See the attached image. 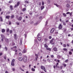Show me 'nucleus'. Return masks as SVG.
Returning a JSON list of instances; mask_svg holds the SVG:
<instances>
[{"label": "nucleus", "mask_w": 73, "mask_h": 73, "mask_svg": "<svg viewBox=\"0 0 73 73\" xmlns=\"http://www.w3.org/2000/svg\"><path fill=\"white\" fill-rule=\"evenodd\" d=\"M15 59H13L12 60V62L11 63V65L13 66H15V64L14 63L15 62Z\"/></svg>", "instance_id": "nucleus-1"}, {"label": "nucleus", "mask_w": 73, "mask_h": 73, "mask_svg": "<svg viewBox=\"0 0 73 73\" xmlns=\"http://www.w3.org/2000/svg\"><path fill=\"white\" fill-rule=\"evenodd\" d=\"M27 57L26 56H25L23 58V61L24 62H27Z\"/></svg>", "instance_id": "nucleus-2"}, {"label": "nucleus", "mask_w": 73, "mask_h": 73, "mask_svg": "<svg viewBox=\"0 0 73 73\" xmlns=\"http://www.w3.org/2000/svg\"><path fill=\"white\" fill-rule=\"evenodd\" d=\"M41 67L42 69L44 71V72H46V69H45V67L42 66H41Z\"/></svg>", "instance_id": "nucleus-3"}, {"label": "nucleus", "mask_w": 73, "mask_h": 73, "mask_svg": "<svg viewBox=\"0 0 73 73\" xmlns=\"http://www.w3.org/2000/svg\"><path fill=\"white\" fill-rule=\"evenodd\" d=\"M20 3L19 2H17V5H15L14 6L15 8H16L17 7H18L20 5Z\"/></svg>", "instance_id": "nucleus-4"}, {"label": "nucleus", "mask_w": 73, "mask_h": 73, "mask_svg": "<svg viewBox=\"0 0 73 73\" xmlns=\"http://www.w3.org/2000/svg\"><path fill=\"white\" fill-rule=\"evenodd\" d=\"M35 58L36 61L37 60V59L38 58V54H35Z\"/></svg>", "instance_id": "nucleus-5"}, {"label": "nucleus", "mask_w": 73, "mask_h": 73, "mask_svg": "<svg viewBox=\"0 0 73 73\" xmlns=\"http://www.w3.org/2000/svg\"><path fill=\"white\" fill-rule=\"evenodd\" d=\"M54 31V29L52 28L51 29L50 32V33H53Z\"/></svg>", "instance_id": "nucleus-6"}, {"label": "nucleus", "mask_w": 73, "mask_h": 73, "mask_svg": "<svg viewBox=\"0 0 73 73\" xmlns=\"http://www.w3.org/2000/svg\"><path fill=\"white\" fill-rule=\"evenodd\" d=\"M1 36L2 38H3V39H4V38H5V36H4V35L3 34H1Z\"/></svg>", "instance_id": "nucleus-7"}, {"label": "nucleus", "mask_w": 73, "mask_h": 73, "mask_svg": "<svg viewBox=\"0 0 73 73\" xmlns=\"http://www.w3.org/2000/svg\"><path fill=\"white\" fill-rule=\"evenodd\" d=\"M22 40H23V39L21 38L20 39V41L19 43L21 45H22V42H23V41H22Z\"/></svg>", "instance_id": "nucleus-8"}, {"label": "nucleus", "mask_w": 73, "mask_h": 73, "mask_svg": "<svg viewBox=\"0 0 73 73\" xmlns=\"http://www.w3.org/2000/svg\"><path fill=\"white\" fill-rule=\"evenodd\" d=\"M19 61H23V58L21 57H20L19 58Z\"/></svg>", "instance_id": "nucleus-9"}, {"label": "nucleus", "mask_w": 73, "mask_h": 73, "mask_svg": "<svg viewBox=\"0 0 73 73\" xmlns=\"http://www.w3.org/2000/svg\"><path fill=\"white\" fill-rule=\"evenodd\" d=\"M59 29H61L62 28V25H61V24H60L59 25Z\"/></svg>", "instance_id": "nucleus-10"}, {"label": "nucleus", "mask_w": 73, "mask_h": 73, "mask_svg": "<svg viewBox=\"0 0 73 73\" xmlns=\"http://www.w3.org/2000/svg\"><path fill=\"white\" fill-rule=\"evenodd\" d=\"M53 50L54 51H57V48L56 47L54 48Z\"/></svg>", "instance_id": "nucleus-11"}, {"label": "nucleus", "mask_w": 73, "mask_h": 73, "mask_svg": "<svg viewBox=\"0 0 73 73\" xmlns=\"http://www.w3.org/2000/svg\"><path fill=\"white\" fill-rule=\"evenodd\" d=\"M38 41H40L41 40V38L40 37H38Z\"/></svg>", "instance_id": "nucleus-12"}, {"label": "nucleus", "mask_w": 73, "mask_h": 73, "mask_svg": "<svg viewBox=\"0 0 73 73\" xmlns=\"http://www.w3.org/2000/svg\"><path fill=\"white\" fill-rule=\"evenodd\" d=\"M22 19V17H19L18 19V20H19L20 21L21 20V19Z\"/></svg>", "instance_id": "nucleus-13"}, {"label": "nucleus", "mask_w": 73, "mask_h": 73, "mask_svg": "<svg viewBox=\"0 0 73 73\" xmlns=\"http://www.w3.org/2000/svg\"><path fill=\"white\" fill-rule=\"evenodd\" d=\"M19 69L21 70V71H22V72H24V70L22 69V68H21L20 67H19Z\"/></svg>", "instance_id": "nucleus-14"}, {"label": "nucleus", "mask_w": 73, "mask_h": 73, "mask_svg": "<svg viewBox=\"0 0 73 73\" xmlns=\"http://www.w3.org/2000/svg\"><path fill=\"white\" fill-rule=\"evenodd\" d=\"M46 49L48 50H49V51H51V48H47Z\"/></svg>", "instance_id": "nucleus-15"}, {"label": "nucleus", "mask_w": 73, "mask_h": 73, "mask_svg": "<svg viewBox=\"0 0 73 73\" xmlns=\"http://www.w3.org/2000/svg\"><path fill=\"white\" fill-rule=\"evenodd\" d=\"M10 17V16H6V19H9Z\"/></svg>", "instance_id": "nucleus-16"}, {"label": "nucleus", "mask_w": 73, "mask_h": 73, "mask_svg": "<svg viewBox=\"0 0 73 73\" xmlns=\"http://www.w3.org/2000/svg\"><path fill=\"white\" fill-rule=\"evenodd\" d=\"M54 5H56L57 7H60V6L59 5H57V4H54Z\"/></svg>", "instance_id": "nucleus-17"}, {"label": "nucleus", "mask_w": 73, "mask_h": 73, "mask_svg": "<svg viewBox=\"0 0 73 73\" xmlns=\"http://www.w3.org/2000/svg\"><path fill=\"white\" fill-rule=\"evenodd\" d=\"M27 52V50H24L23 51V53H25Z\"/></svg>", "instance_id": "nucleus-18"}, {"label": "nucleus", "mask_w": 73, "mask_h": 73, "mask_svg": "<svg viewBox=\"0 0 73 73\" xmlns=\"http://www.w3.org/2000/svg\"><path fill=\"white\" fill-rule=\"evenodd\" d=\"M5 29H2V33H4V32H5Z\"/></svg>", "instance_id": "nucleus-19"}, {"label": "nucleus", "mask_w": 73, "mask_h": 73, "mask_svg": "<svg viewBox=\"0 0 73 73\" xmlns=\"http://www.w3.org/2000/svg\"><path fill=\"white\" fill-rule=\"evenodd\" d=\"M41 10H42L44 8V6H42L40 7Z\"/></svg>", "instance_id": "nucleus-20"}, {"label": "nucleus", "mask_w": 73, "mask_h": 73, "mask_svg": "<svg viewBox=\"0 0 73 73\" xmlns=\"http://www.w3.org/2000/svg\"><path fill=\"white\" fill-rule=\"evenodd\" d=\"M15 39H17V36H16V34H14V35Z\"/></svg>", "instance_id": "nucleus-21"}, {"label": "nucleus", "mask_w": 73, "mask_h": 73, "mask_svg": "<svg viewBox=\"0 0 73 73\" xmlns=\"http://www.w3.org/2000/svg\"><path fill=\"white\" fill-rule=\"evenodd\" d=\"M69 55H72V52L71 51H69Z\"/></svg>", "instance_id": "nucleus-22"}, {"label": "nucleus", "mask_w": 73, "mask_h": 73, "mask_svg": "<svg viewBox=\"0 0 73 73\" xmlns=\"http://www.w3.org/2000/svg\"><path fill=\"white\" fill-rule=\"evenodd\" d=\"M53 40H54V38H53L50 41V43H52Z\"/></svg>", "instance_id": "nucleus-23"}, {"label": "nucleus", "mask_w": 73, "mask_h": 73, "mask_svg": "<svg viewBox=\"0 0 73 73\" xmlns=\"http://www.w3.org/2000/svg\"><path fill=\"white\" fill-rule=\"evenodd\" d=\"M62 65L64 66V67H66V64H65V63H63L62 64Z\"/></svg>", "instance_id": "nucleus-24"}, {"label": "nucleus", "mask_w": 73, "mask_h": 73, "mask_svg": "<svg viewBox=\"0 0 73 73\" xmlns=\"http://www.w3.org/2000/svg\"><path fill=\"white\" fill-rule=\"evenodd\" d=\"M62 15L63 16H64V17H66V14L65 13H63L62 14Z\"/></svg>", "instance_id": "nucleus-25"}, {"label": "nucleus", "mask_w": 73, "mask_h": 73, "mask_svg": "<svg viewBox=\"0 0 73 73\" xmlns=\"http://www.w3.org/2000/svg\"><path fill=\"white\" fill-rule=\"evenodd\" d=\"M10 8L11 10H12V9H13V8L12 5L10 6Z\"/></svg>", "instance_id": "nucleus-26"}, {"label": "nucleus", "mask_w": 73, "mask_h": 73, "mask_svg": "<svg viewBox=\"0 0 73 73\" xmlns=\"http://www.w3.org/2000/svg\"><path fill=\"white\" fill-rule=\"evenodd\" d=\"M0 19H1V20H0L1 21L3 22V18H2L1 17H0Z\"/></svg>", "instance_id": "nucleus-27"}, {"label": "nucleus", "mask_w": 73, "mask_h": 73, "mask_svg": "<svg viewBox=\"0 0 73 73\" xmlns=\"http://www.w3.org/2000/svg\"><path fill=\"white\" fill-rule=\"evenodd\" d=\"M31 70H32L33 72H35V69L34 68H32Z\"/></svg>", "instance_id": "nucleus-28"}, {"label": "nucleus", "mask_w": 73, "mask_h": 73, "mask_svg": "<svg viewBox=\"0 0 73 73\" xmlns=\"http://www.w3.org/2000/svg\"><path fill=\"white\" fill-rule=\"evenodd\" d=\"M44 46L45 48H48V46L46 45V44H44Z\"/></svg>", "instance_id": "nucleus-29"}, {"label": "nucleus", "mask_w": 73, "mask_h": 73, "mask_svg": "<svg viewBox=\"0 0 73 73\" xmlns=\"http://www.w3.org/2000/svg\"><path fill=\"white\" fill-rule=\"evenodd\" d=\"M26 10V9L25 8H24L23 10L22 11H23V12H24Z\"/></svg>", "instance_id": "nucleus-30"}, {"label": "nucleus", "mask_w": 73, "mask_h": 73, "mask_svg": "<svg viewBox=\"0 0 73 73\" xmlns=\"http://www.w3.org/2000/svg\"><path fill=\"white\" fill-rule=\"evenodd\" d=\"M69 7H70V5L68 4H67V8H69Z\"/></svg>", "instance_id": "nucleus-31"}, {"label": "nucleus", "mask_w": 73, "mask_h": 73, "mask_svg": "<svg viewBox=\"0 0 73 73\" xmlns=\"http://www.w3.org/2000/svg\"><path fill=\"white\" fill-rule=\"evenodd\" d=\"M63 50H64V51H67V49L65 48H63Z\"/></svg>", "instance_id": "nucleus-32"}, {"label": "nucleus", "mask_w": 73, "mask_h": 73, "mask_svg": "<svg viewBox=\"0 0 73 73\" xmlns=\"http://www.w3.org/2000/svg\"><path fill=\"white\" fill-rule=\"evenodd\" d=\"M58 65V63H57L56 64V68H57V66Z\"/></svg>", "instance_id": "nucleus-33"}, {"label": "nucleus", "mask_w": 73, "mask_h": 73, "mask_svg": "<svg viewBox=\"0 0 73 73\" xmlns=\"http://www.w3.org/2000/svg\"><path fill=\"white\" fill-rule=\"evenodd\" d=\"M9 31V29H7V32H8Z\"/></svg>", "instance_id": "nucleus-34"}, {"label": "nucleus", "mask_w": 73, "mask_h": 73, "mask_svg": "<svg viewBox=\"0 0 73 73\" xmlns=\"http://www.w3.org/2000/svg\"><path fill=\"white\" fill-rule=\"evenodd\" d=\"M66 46V44H64L63 45V47H64V48H65Z\"/></svg>", "instance_id": "nucleus-35"}, {"label": "nucleus", "mask_w": 73, "mask_h": 73, "mask_svg": "<svg viewBox=\"0 0 73 73\" xmlns=\"http://www.w3.org/2000/svg\"><path fill=\"white\" fill-rule=\"evenodd\" d=\"M44 40L45 41H48V40L47 38L44 39Z\"/></svg>", "instance_id": "nucleus-36"}, {"label": "nucleus", "mask_w": 73, "mask_h": 73, "mask_svg": "<svg viewBox=\"0 0 73 73\" xmlns=\"http://www.w3.org/2000/svg\"><path fill=\"white\" fill-rule=\"evenodd\" d=\"M55 35H57V34H58V32L57 31H56L55 33Z\"/></svg>", "instance_id": "nucleus-37"}, {"label": "nucleus", "mask_w": 73, "mask_h": 73, "mask_svg": "<svg viewBox=\"0 0 73 73\" xmlns=\"http://www.w3.org/2000/svg\"><path fill=\"white\" fill-rule=\"evenodd\" d=\"M63 67L62 66H60V69H62Z\"/></svg>", "instance_id": "nucleus-38"}, {"label": "nucleus", "mask_w": 73, "mask_h": 73, "mask_svg": "<svg viewBox=\"0 0 73 73\" xmlns=\"http://www.w3.org/2000/svg\"><path fill=\"white\" fill-rule=\"evenodd\" d=\"M42 5H44V1H42Z\"/></svg>", "instance_id": "nucleus-39"}, {"label": "nucleus", "mask_w": 73, "mask_h": 73, "mask_svg": "<svg viewBox=\"0 0 73 73\" xmlns=\"http://www.w3.org/2000/svg\"><path fill=\"white\" fill-rule=\"evenodd\" d=\"M25 3H29V2H28V1H25Z\"/></svg>", "instance_id": "nucleus-40"}, {"label": "nucleus", "mask_w": 73, "mask_h": 73, "mask_svg": "<svg viewBox=\"0 0 73 73\" xmlns=\"http://www.w3.org/2000/svg\"><path fill=\"white\" fill-rule=\"evenodd\" d=\"M13 17H14V15H12L11 17V19H13Z\"/></svg>", "instance_id": "nucleus-41"}, {"label": "nucleus", "mask_w": 73, "mask_h": 73, "mask_svg": "<svg viewBox=\"0 0 73 73\" xmlns=\"http://www.w3.org/2000/svg\"><path fill=\"white\" fill-rule=\"evenodd\" d=\"M35 42H36V43H37V41L36 40H34Z\"/></svg>", "instance_id": "nucleus-42"}, {"label": "nucleus", "mask_w": 73, "mask_h": 73, "mask_svg": "<svg viewBox=\"0 0 73 73\" xmlns=\"http://www.w3.org/2000/svg\"><path fill=\"white\" fill-rule=\"evenodd\" d=\"M19 56H21V55H22V54L20 52L19 53Z\"/></svg>", "instance_id": "nucleus-43"}, {"label": "nucleus", "mask_w": 73, "mask_h": 73, "mask_svg": "<svg viewBox=\"0 0 73 73\" xmlns=\"http://www.w3.org/2000/svg\"><path fill=\"white\" fill-rule=\"evenodd\" d=\"M68 60L67 59L65 61V62H68Z\"/></svg>", "instance_id": "nucleus-44"}, {"label": "nucleus", "mask_w": 73, "mask_h": 73, "mask_svg": "<svg viewBox=\"0 0 73 73\" xmlns=\"http://www.w3.org/2000/svg\"><path fill=\"white\" fill-rule=\"evenodd\" d=\"M16 24H17L18 25H19L20 24L19 23H18V22H17L16 23Z\"/></svg>", "instance_id": "nucleus-45"}, {"label": "nucleus", "mask_w": 73, "mask_h": 73, "mask_svg": "<svg viewBox=\"0 0 73 73\" xmlns=\"http://www.w3.org/2000/svg\"><path fill=\"white\" fill-rule=\"evenodd\" d=\"M63 24L64 25H66V23L65 22L63 23Z\"/></svg>", "instance_id": "nucleus-46"}, {"label": "nucleus", "mask_w": 73, "mask_h": 73, "mask_svg": "<svg viewBox=\"0 0 73 73\" xmlns=\"http://www.w3.org/2000/svg\"><path fill=\"white\" fill-rule=\"evenodd\" d=\"M10 33H12V31L10 30Z\"/></svg>", "instance_id": "nucleus-47"}, {"label": "nucleus", "mask_w": 73, "mask_h": 73, "mask_svg": "<svg viewBox=\"0 0 73 73\" xmlns=\"http://www.w3.org/2000/svg\"><path fill=\"white\" fill-rule=\"evenodd\" d=\"M12 70L13 71H15V68H12Z\"/></svg>", "instance_id": "nucleus-48"}, {"label": "nucleus", "mask_w": 73, "mask_h": 73, "mask_svg": "<svg viewBox=\"0 0 73 73\" xmlns=\"http://www.w3.org/2000/svg\"><path fill=\"white\" fill-rule=\"evenodd\" d=\"M47 24H48V21H46L45 25H47Z\"/></svg>", "instance_id": "nucleus-49"}, {"label": "nucleus", "mask_w": 73, "mask_h": 73, "mask_svg": "<svg viewBox=\"0 0 73 73\" xmlns=\"http://www.w3.org/2000/svg\"><path fill=\"white\" fill-rule=\"evenodd\" d=\"M5 49L6 51H7V47H5Z\"/></svg>", "instance_id": "nucleus-50"}, {"label": "nucleus", "mask_w": 73, "mask_h": 73, "mask_svg": "<svg viewBox=\"0 0 73 73\" xmlns=\"http://www.w3.org/2000/svg\"><path fill=\"white\" fill-rule=\"evenodd\" d=\"M54 61H56V62H57V60L56 59H55L54 60Z\"/></svg>", "instance_id": "nucleus-51"}, {"label": "nucleus", "mask_w": 73, "mask_h": 73, "mask_svg": "<svg viewBox=\"0 0 73 73\" xmlns=\"http://www.w3.org/2000/svg\"><path fill=\"white\" fill-rule=\"evenodd\" d=\"M39 5L40 6L41 5V2H40L39 3Z\"/></svg>", "instance_id": "nucleus-52"}, {"label": "nucleus", "mask_w": 73, "mask_h": 73, "mask_svg": "<svg viewBox=\"0 0 73 73\" xmlns=\"http://www.w3.org/2000/svg\"><path fill=\"white\" fill-rule=\"evenodd\" d=\"M42 19V17H39V19Z\"/></svg>", "instance_id": "nucleus-53"}, {"label": "nucleus", "mask_w": 73, "mask_h": 73, "mask_svg": "<svg viewBox=\"0 0 73 73\" xmlns=\"http://www.w3.org/2000/svg\"><path fill=\"white\" fill-rule=\"evenodd\" d=\"M70 51H71L72 52H73V49H71L70 50Z\"/></svg>", "instance_id": "nucleus-54"}, {"label": "nucleus", "mask_w": 73, "mask_h": 73, "mask_svg": "<svg viewBox=\"0 0 73 73\" xmlns=\"http://www.w3.org/2000/svg\"><path fill=\"white\" fill-rule=\"evenodd\" d=\"M60 60H57V62H60Z\"/></svg>", "instance_id": "nucleus-55"}, {"label": "nucleus", "mask_w": 73, "mask_h": 73, "mask_svg": "<svg viewBox=\"0 0 73 73\" xmlns=\"http://www.w3.org/2000/svg\"><path fill=\"white\" fill-rule=\"evenodd\" d=\"M69 13H70V12H67V13H66V14H69Z\"/></svg>", "instance_id": "nucleus-56"}, {"label": "nucleus", "mask_w": 73, "mask_h": 73, "mask_svg": "<svg viewBox=\"0 0 73 73\" xmlns=\"http://www.w3.org/2000/svg\"><path fill=\"white\" fill-rule=\"evenodd\" d=\"M30 15H32V12H31L30 13Z\"/></svg>", "instance_id": "nucleus-57"}, {"label": "nucleus", "mask_w": 73, "mask_h": 73, "mask_svg": "<svg viewBox=\"0 0 73 73\" xmlns=\"http://www.w3.org/2000/svg\"><path fill=\"white\" fill-rule=\"evenodd\" d=\"M52 38V37H51V36H50L49 37V39H51V38Z\"/></svg>", "instance_id": "nucleus-58"}, {"label": "nucleus", "mask_w": 73, "mask_h": 73, "mask_svg": "<svg viewBox=\"0 0 73 73\" xmlns=\"http://www.w3.org/2000/svg\"><path fill=\"white\" fill-rule=\"evenodd\" d=\"M72 13H70V16H72Z\"/></svg>", "instance_id": "nucleus-59"}, {"label": "nucleus", "mask_w": 73, "mask_h": 73, "mask_svg": "<svg viewBox=\"0 0 73 73\" xmlns=\"http://www.w3.org/2000/svg\"><path fill=\"white\" fill-rule=\"evenodd\" d=\"M40 34H38V35H37V37H38V36H40Z\"/></svg>", "instance_id": "nucleus-60"}, {"label": "nucleus", "mask_w": 73, "mask_h": 73, "mask_svg": "<svg viewBox=\"0 0 73 73\" xmlns=\"http://www.w3.org/2000/svg\"><path fill=\"white\" fill-rule=\"evenodd\" d=\"M53 57H54V56H53V55H52L51 56V57L52 58H53Z\"/></svg>", "instance_id": "nucleus-61"}, {"label": "nucleus", "mask_w": 73, "mask_h": 73, "mask_svg": "<svg viewBox=\"0 0 73 73\" xmlns=\"http://www.w3.org/2000/svg\"><path fill=\"white\" fill-rule=\"evenodd\" d=\"M5 40H6V41H7V42L8 41V39H5Z\"/></svg>", "instance_id": "nucleus-62"}, {"label": "nucleus", "mask_w": 73, "mask_h": 73, "mask_svg": "<svg viewBox=\"0 0 73 73\" xmlns=\"http://www.w3.org/2000/svg\"><path fill=\"white\" fill-rule=\"evenodd\" d=\"M22 67L23 68H25V66H24V65H22Z\"/></svg>", "instance_id": "nucleus-63"}, {"label": "nucleus", "mask_w": 73, "mask_h": 73, "mask_svg": "<svg viewBox=\"0 0 73 73\" xmlns=\"http://www.w3.org/2000/svg\"><path fill=\"white\" fill-rule=\"evenodd\" d=\"M4 58L5 60H6V56H4Z\"/></svg>", "instance_id": "nucleus-64"}]
</instances>
